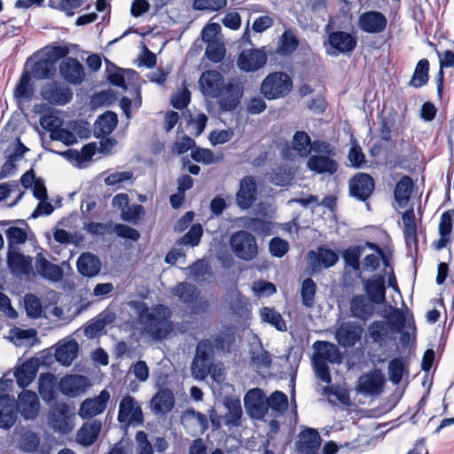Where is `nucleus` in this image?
<instances>
[{"instance_id":"nucleus-64","label":"nucleus","mask_w":454,"mask_h":454,"mask_svg":"<svg viewBox=\"0 0 454 454\" xmlns=\"http://www.w3.org/2000/svg\"><path fill=\"white\" fill-rule=\"evenodd\" d=\"M137 454H153V449L145 431H137L136 434Z\"/></svg>"},{"instance_id":"nucleus-28","label":"nucleus","mask_w":454,"mask_h":454,"mask_svg":"<svg viewBox=\"0 0 454 454\" xmlns=\"http://www.w3.org/2000/svg\"><path fill=\"white\" fill-rule=\"evenodd\" d=\"M384 378L380 371L371 372L360 377L359 392L368 395H377L382 392Z\"/></svg>"},{"instance_id":"nucleus-31","label":"nucleus","mask_w":454,"mask_h":454,"mask_svg":"<svg viewBox=\"0 0 454 454\" xmlns=\"http://www.w3.org/2000/svg\"><path fill=\"white\" fill-rule=\"evenodd\" d=\"M320 443L321 438L318 432L312 428H307L300 433L296 445L301 454H317Z\"/></svg>"},{"instance_id":"nucleus-30","label":"nucleus","mask_w":454,"mask_h":454,"mask_svg":"<svg viewBox=\"0 0 454 454\" xmlns=\"http://www.w3.org/2000/svg\"><path fill=\"white\" fill-rule=\"evenodd\" d=\"M38 392L48 405L57 403V378L51 372L43 373L38 380Z\"/></svg>"},{"instance_id":"nucleus-48","label":"nucleus","mask_w":454,"mask_h":454,"mask_svg":"<svg viewBox=\"0 0 454 454\" xmlns=\"http://www.w3.org/2000/svg\"><path fill=\"white\" fill-rule=\"evenodd\" d=\"M317 285L310 278H305L301 283V297L302 305L306 308H312L315 303Z\"/></svg>"},{"instance_id":"nucleus-58","label":"nucleus","mask_w":454,"mask_h":454,"mask_svg":"<svg viewBox=\"0 0 454 454\" xmlns=\"http://www.w3.org/2000/svg\"><path fill=\"white\" fill-rule=\"evenodd\" d=\"M191 155L195 161L207 165L219 162L222 159V157L215 155L211 150L204 148L192 149Z\"/></svg>"},{"instance_id":"nucleus-60","label":"nucleus","mask_w":454,"mask_h":454,"mask_svg":"<svg viewBox=\"0 0 454 454\" xmlns=\"http://www.w3.org/2000/svg\"><path fill=\"white\" fill-rule=\"evenodd\" d=\"M34 90L30 84V77L27 73L23 74L19 84L17 85L14 95L23 99H30L33 96Z\"/></svg>"},{"instance_id":"nucleus-50","label":"nucleus","mask_w":454,"mask_h":454,"mask_svg":"<svg viewBox=\"0 0 454 454\" xmlns=\"http://www.w3.org/2000/svg\"><path fill=\"white\" fill-rule=\"evenodd\" d=\"M24 306L27 317L34 319L41 317L43 312L42 303L36 295L33 294H26L24 297Z\"/></svg>"},{"instance_id":"nucleus-12","label":"nucleus","mask_w":454,"mask_h":454,"mask_svg":"<svg viewBox=\"0 0 454 454\" xmlns=\"http://www.w3.org/2000/svg\"><path fill=\"white\" fill-rule=\"evenodd\" d=\"M6 260L8 269L16 278H29L35 275L31 256L25 255L19 250H8Z\"/></svg>"},{"instance_id":"nucleus-18","label":"nucleus","mask_w":454,"mask_h":454,"mask_svg":"<svg viewBox=\"0 0 454 454\" xmlns=\"http://www.w3.org/2000/svg\"><path fill=\"white\" fill-rule=\"evenodd\" d=\"M267 62V55L262 50L251 49L243 51L237 60V67L245 72H254Z\"/></svg>"},{"instance_id":"nucleus-7","label":"nucleus","mask_w":454,"mask_h":454,"mask_svg":"<svg viewBox=\"0 0 454 454\" xmlns=\"http://www.w3.org/2000/svg\"><path fill=\"white\" fill-rule=\"evenodd\" d=\"M357 40L355 35L345 31L329 33L327 43H325L328 55L337 57L352 52L356 47Z\"/></svg>"},{"instance_id":"nucleus-57","label":"nucleus","mask_w":454,"mask_h":454,"mask_svg":"<svg viewBox=\"0 0 454 454\" xmlns=\"http://www.w3.org/2000/svg\"><path fill=\"white\" fill-rule=\"evenodd\" d=\"M364 248L361 246L350 247L343 252V259L347 265L351 267L353 270H357L359 269V259L364 252Z\"/></svg>"},{"instance_id":"nucleus-21","label":"nucleus","mask_w":454,"mask_h":454,"mask_svg":"<svg viewBox=\"0 0 454 454\" xmlns=\"http://www.w3.org/2000/svg\"><path fill=\"white\" fill-rule=\"evenodd\" d=\"M110 400V393L104 389L94 398L84 400L79 410V415L82 419H90L101 414L106 408Z\"/></svg>"},{"instance_id":"nucleus-14","label":"nucleus","mask_w":454,"mask_h":454,"mask_svg":"<svg viewBox=\"0 0 454 454\" xmlns=\"http://www.w3.org/2000/svg\"><path fill=\"white\" fill-rule=\"evenodd\" d=\"M314 354L312 361L325 363L328 364H340L342 362L343 356L337 345L325 341L317 340L313 343Z\"/></svg>"},{"instance_id":"nucleus-36","label":"nucleus","mask_w":454,"mask_h":454,"mask_svg":"<svg viewBox=\"0 0 454 454\" xmlns=\"http://www.w3.org/2000/svg\"><path fill=\"white\" fill-rule=\"evenodd\" d=\"M102 424L99 420L83 424L76 434V442L84 447L91 446L98 439Z\"/></svg>"},{"instance_id":"nucleus-24","label":"nucleus","mask_w":454,"mask_h":454,"mask_svg":"<svg viewBox=\"0 0 454 454\" xmlns=\"http://www.w3.org/2000/svg\"><path fill=\"white\" fill-rule=\"evenodd\" d=\"M387 18L380 12L370 11L362 13L358 20L359 27L370 34H379L385 30Z\"/></svg>"},{"instance_id":"nucleus-5","label":"nucleus","mask_w":454,"mask_h":454,"mask_svg":"<svg viewBox=\"0 0 454 454\" xmlns=\"http://www.w3.org/2000/svg\"><path fill=\"white\" fill-rule=\"evenodd\" d=\"M117 420L126 427H138L144 423L143 411L136 398L127 395L119 403Z\"/></svg>"},{"instance_id":"nucleus-33","label":"nucleus","mask_w":454,"mask_h":454,"mask_svg":"<svg viewBox=\"0 0 454 454\" xmlns=\"http://www.w3.org/2000/svg\"><path fill=\"white\" fill-rule=\"evenodd\" d=\"M331 155H312L307 161L309 170L317 174L333 175L338 170V163Z\"/></svg>"},{"instance_id":"nucleus-25","label":"nucleus","mask_w":454,"mask_h":454,"mask_svg":"<svg viewBox=\"0 0 454 454\" xmlns=\"http://www.w3.org/2000/svg\"><path fill=\"white\" fill-rule=\"evenodd\" d=\"M88 380L85 376L71 374L64 376L59 383V391L69 397H75L83 393L87 387Z\"/></svg>"},{"instance_id":"nucleus-9","label":"nucleus","mask_w":454,"mask_h":454,"mask_svg":"<svg viewBox=\"0 0 454 454\" xmlns=\"http://www.w3.org/2000/svg\"><path fill=\"white\" fill-rule=\"evenodd\" d=\"M17 413L26 420H35L41 411V403L37 394L32 390L23 389L15 400Z\"/></svg>"},{"instance_id":"nucleus-45","label":"nucleus","mask_w":454,"mask_h":454,"mask_svg":"<svg viewBox=\"0 0 454 454\" xmlns=\"http://www.w3.org/2000/svg\"><path fill=\"white\" fill-rule=\"evenodd\" d=\"M311 139L305 131H297L292 140V147L299 156L306 158L311 153Z\"/></svg>"},{"instance_id":"nucleus-1","label":"nucleus","mask_w":454,"mask_h":454,"mask_svg":"<svg viewBox=\"0 0 454 454\" xmlns=\"http://www.w3.org/2000/svg\"><path fill=\"white\" fill-rule=\"evenodd\" d=\"M129 306L144 331L153 340H161L172 333L171 313L168 307L159 304L150 309L143 301H131Z\"/></svg>"},{"instance_id":"nucleus-54","label":"nucleus","mask_w":454,"mask_h":454,"mask_svg":"<svg viewBox=\"0 0 454 454\" xmlns=\"http://www.w3.org/2000/svg\"><path fill=\"white\" fill-rule=\"evenodd\" d=\"M145 211L142 205L132 204L129 205L124 211L121 213V219L125 222L137 224L140 220L145 216Z\"/></svg>"},{"instance_id":"nucleus-32","label":"nucleus","mask_w":454,"mask_h":454,"mask_svg":"<svg viewBox=\"0 0 454 454\" xmlns=\"http://www.w3.org/2000/svg\"><path fill=\"white\" fill-rule=\"evenodd\" d=\"M373 305L365 295H355L350 301L349 309L351 316L359 320L366 321L373 315Z\"/></svg>"},{"instance_id":"nucleus-3","label":"nucleus","mask_w":454,"mask_h":454,"mask_svg":"<svg viewBox=\"0 0 454 454\" xmlns=\"http://www.w3.org/2000/svg\"><path fill=\"white\" fill-rule=\"evenodd\" d=\"M292 80L284 72L271 73L263 80L261 91L268 99H275L288 94L292 89Z\"/></svg>"},{"instance_id":"nucleus-37","label":"nucleus","mask_w":454,"mask_h":454,"mask_svg":"<svg viewBox=\"0 0 454 454\" xmlns=\"http://www.w3.org/2000/svg\"><path fill=\"white\" fill-rule=\"evenodd\" d=\"M249 355L251 363L257 368H269L272 364L270 354L263 349L262 344L257 337L250 344Z\"/></svg>"},{"instance_id":"nucleus-17","label":"nucleus","mask_w":454,"mask_h":454,"mask_svg":"<svg viewBox=\"0 0 454 454\" xmlns=\"http://www.w3.org/2000/svg\"><path fill=\"white\" fill-rule=\"evenodd\" d=\"M181 422L192 435L203 434L208 429L207 415L196 411L194 409L185 410L182 414Z\"/></svg>"},{"instance_id":"nucleus-29","label":"nucleus","mask_w":454,"mask_h":454,"mask_svg":"<svg viewBox=\"0 0 454 454\" xmlns=\"http://www.w3.org/2000/svg\"><path fill=\"white\" fill-rule=\"evenodd\" d=\"M175 395L168 388H160L151 400V409L155 415H165L172 411Z\"/></svg>"},{"instance_id":"nucleus-8","label":"nucleus","mask_w":454,"mask_h":454,"mask_svg":"<svg viewBox=\"0 0 454 454\" xmlns=\"http://www.w3.org/2000/svg\"><path fill=\"white\" fill-rule=\"evenodd\" d=\"M42 98L53 106H65L73 98L72 90L57 81L45 82L40 90Z\"/></svg>"},{"instance_id":"nucleus-2","label":"nucleus","mask_w":454,"mask_h":454,"mask_svg":"<svg viewBox=\"0 0 454 454\" xmlns=\"http://www.w3.org/2000/svg\"><path fill=\"white\" fill-rule=\"evenodd\" d=\"M74 412L67 403H55L50 405L48 423L51 428L63 434L70 433L74 428Z\"/></svg>"},{"instance_id":"nucleus-34","label":"nucleus","mask_w":454,"mask_h":454,"mask_svg":"<svg viewBox=\"0 0 454 454\" xmlns=\"http://www.w3.org/2000/svg\"><path fill=\"white\" fill-rule=\"evenodd\" d=\"M255 218H251L252 227H273L272 219L275 216V207L268 202H260L254 207Z\"/></svg>"},{"instance_id":"nucleus-23","label":"nucleus","mask_w":454,"mask_h":454,"mask_svg":"<svg viewBox=\"0 0 454 454\" xmlns=\"http://www.w3.org/2000/svg\"><path fill=\"white\" fill-rule=\"evenodd\" d=\"M4 383L0 380V386ZM17 410L15 406V398L7 394L0 393V427L11 428L17 419Z\"/></svg>"},{"instance_id":"nucleus-61","label":"nucleus","mask_w":454,"mask_h":454,"mask_svg":"<svg viewBox=\"0 0 454 454\" xmlns=\"http://www.w3.org/2000/svg\"><path fill=\"white\" fill-rule=\"evenodd\" d=\"M252 289L257 297H270L277 292L275 285L265 280L254 282Z\"/></svg>"},{"instance_id":"nucleus-20","label":"nucleus","mask_w":454,"mask_h":454,"mask_svg":"<svg viewBox=\"0 0 454 454\" xmlns=\"http://www.w3.org/2000/svg\"><path fill=\"white\" fill-rule=\"evenodd\" d=\"M363 287L372 303L382 305L386 302L385 278L382 275L377 274L363 280Z\"/></svg>"},{"instance_id":"nucleus-16","label":"nucleus","mask_w":454,"mask_h":454,"mask_svg":"<svg viewBox=\"0 0 454 454\" xmlns=\"http://www.w3.org/2000/svg\"><path fill=\"white\" fill-rule=\"evenodd\" d=\"M363 327L354 321L342 323L335 333V339L345 348H353L362 338Z\"/></svg>"},{"instance_id":"nucleus-6","label":"nucleus","mask_w":454,"mask_h":454,"mask_svg":"<svg viewBox=\"0 0 454 454\" xmlns=\"http://www.w3.org/2000/svg\"><path fill=\"white\" fill-rule=\"evenodd\" d=\"M212 356L210 340L200 341L191 367L192 373L196 379L204 380L208 375L212 366Z\"/></svg>"},{"instance_id":"nucleus-49","label":"nucleus","mask_w":454,"mask_h":454,"mask_svg":"<svg viewBox=\"0 0 454 454\" xmlns=\"http://www.w3.org/2000/svg\"><path fill=\"white\" fill-rule=\"evenodd\" d=\"M388 380L394 384L398 385L403 377L405 365L403 358L396 357L388 364Z\"/></svg>"},{"instance_id":"nucleus-44","label":"nucleus","mask_w":454,"mask_h":454,"mask_svg":"<svg viewBox=\"0 0 454 454\" xmlns=\"http://www.w3.org/2000/svg\"><path fill=\"white\" fill-rule=\"evenodd\" d=\"M227 409L223 419L229 427H238L242 417V408L239 400H229L224 403Z\"/></svg>"},{"instance_id":"nucleus-4","label":"nucleus","mask_w":454,"mask_h":454,"mask_svg":"<svg viewBox=\"0 0 454 454\" xmlns=\"http://www.w3.org/2000/svg\"><path fill=\"white\" fill-rule=\"evenodd\" d=\"M230 246L235 255L243 261H251L258 254L255 238L244 230L231 235Z\"/></svg>"},{"instance_id":"nucleus-41","label":"nucleus","mask_w":454,"mask_h":454,"mask_svg":"<svg viewBox=\"0 0 454 454\" xmlns=\"http://www.w3.org/2000/svg\"><path fill=\"white\" fill-rule=\"evenodd\" d=\"M78 352L79 345L72 340L56 348L55 357L62 365L69 366L78 356Z\"/></svg>"},{"instance_id":"nucleus-26","label":"nucleus","mask_w":454,"mask_h":454,"mask_svg":"<svg viewBox=\"0 0 454 454\" xmlns=\"http://www.w3.org/2000/svg\"><path fill=\"white\" fill-rule=\"evenodd\" d=\"M61 76L69 83L80 84L85 73L82 65L74 58H67L59 65Z\"/></svg>"},{"instance_id":"nucleus-52","label":"nucleus","mask_w":454,"mask_h":454,"mask_svg":"<svg viewBox=\"0 0 454 454\" xmlns=\"http://www.w3.org/2000/svg\"><path fill=\"white\" fill-rule=\"evenodd\" d=\"M230 309L234 316L243 317L248 313L247 299L237 292L231 295Z\"/></svg>"},{"instance_id":"nucleus-15","label":"nucleus","mask_w":454,"mask_h":454,"mask_svg":"<svg viewBox=\"0 0 454 454\" xmlns=\"http://www.w3.org/2000/svg\"><path fill=\"white\" fill-rule=\"evenodd\" d=\"M375 188L373 178L366 173H357L348 181L350 196L361 201H366Z\"/></svg>"},{"instance_id":"nucleus-19","label":"nucleus","mask_w":454,"mask_h":454,"mask_svg":"<svg viewBox=\"0 0 454 454\" xmlns=\"http://www.w3.org/2000/svg\"><path fill=\"white\" fill-rule=\"evenodd\" d=\"M256 197L255 178L252 176H244L239 182V188L236 194L237 205L242 209H248L256 200Z\"/></svg>"},{"instance_id":"nucleus-59","label":"nucleus","mask_w":454,"mask_h":454,"mask_svg":"<svg viewBox=\"0 0 454 454\" xmlns=\"http://www.w3.org/2000/svg\"><path fill=\"white\" fill-rule=\"evenodd\" d=\"M292 179L293 174L291 172V169L286 166H281L273 169L270 175V181L275 185H287Z\"/></svg>"},{"instance_id":"nucleus-63","label":"nucleus","mask_w":454,"mask_h":454,"mask_svg":"<svg viewBox=\"0 0 454 454\" xmlns=\"http://www.w3.org/2000/svg\"><path fill=\"white\" fill-rule=\"evenodd\" d=\"M189 277L194 281L202 280L208 273V267L203 260H197L189 268Z\"/></svg>"},{"instance_id":"nucleus-40","label":"nucleus","mask_w":454,"mask_h":454,"mask_svg":"<svg viewBox=\"0 0 454 454\" xmlns=\"http://www.w3.org/2000/svg\"><path fill=\"white\" fill-rule=\"evenodd\" d=\"M171 292L185 305L193 303L200 294V290L193 284L189 282H180L176 284L172 288Z\"/></svg>"},{"instance_id":"nucleus-27","label":"nucleus","mask_w":454,"mask_h":454,"mask_svg":"<svg viewBox=\"0 0 454 454\" xmlns=\"http://www.w3.org/2000/svg\"><path fill=\"white\" fill-rule=\"evenodd\" d=\"M223 84V77L216 70L205 71L200 78V85L203 94L211 98H216L219 95L220 89Z\"/></svg>"},{"instance_id":"nucleus-42","label":"nucleus","mask_w":454,"mask_h":454,"mask_svg":"<svg viewBox=\"0 0 454 454\" xmlns=\"http://www.w3.org/2000/svg\"><path fill=\"white\" fill-rule=\"evenodd\" d=\"M36 372L37 367L33 361L27 360L23 363L14 372L18 386L22 388L29 386L35 380Z\"/></svg>"},{"instance_id":"nucleus-46","label":"nucleus","mask_w":454,"mask_h":454,"mask_svg":"<svg viewBox=\"0 0 454 454\" xmlns=\"http://www.w3.org/2000/svg\"><path fill=\"white\" fill-rule=\"evenodd\" d=\"M54 71L55 65L52 63V59L42 57L34 63L31 73L34 78L42 80L49 78Z\"/></svg>"},{"instance_id":"nucleus-13","label":"nucleus","mask_w":454,"mask_h":454,"mask_svg":"<svg viewBox=\"0 0 454 454\" xmlns=\"http://www.w3.org/2000/svg\"><path fill=\"white\" fill-rule=\"evenodd\" d=\"M307 259L311 271L317 273L322 269L334 266L339 260V255L330 248L319 247L317 251L310 250L307 254Z\"/></svg>"},{"instance_id":"nucleus-22","label":"nucleus","mask_w":454,"mask_h":454,"mask_svg":"<svg viewBox=\"0 0 454 454\" xmlns=\"http://www.w3.org/2000/svg\"><path fill=\"white\" fill-rule=\"evenodd\" d=\"M35 269L36 273L50 282H59L63 278V270L60 266L48 261L43 252L35 256Z\"/></svg>"},{"instance_id":"nucleus-55","label":"nucleus","mask_w":454,"mask_h":454,"mask_svg":"<svg viewBox=\"0 0 454 454\" xmlns=\"http://www.w3.org/2000/svg\"><path fill=\"white\" fill-rule=\"evenodd\" d=\"M298 43V40L293 32L285 31L279 40L278 51L283 55L291 54L297 49Z\"/></svg>"},{"instance_id":"nucleus-11","label":"nucleus","mask_w":454,"mask_h":454,"mask_svg":"<svg viewBox=\"0 0 454 454\" xmlns=\"http://www.w3.org/2000/svg\"><path fill=\"white\" fill-rule=\"evenodd\" d=\"M244 406L248 416L254 419H262L268 413L267 397L261 388L247 391L244 396Z\"/></svg>"},{"instance_id":"nucleus-38","label":"nucleus","mask_w":454,"mask_h":454,"mask_svg":"<svg viewBox=\"0 0 454 454\" xmlns=\"http://www.w3.org/2000/svg\"><path fill=\"white\" fill-rule=\"evenodd\" d=\"M414 184L409 176H403L396 184L394 197L399 207H405L411 199Z\"/></svg>"},{"instance_id":"nucleus-39","label":"nucleus","mask_w":454,"mask_h":454,"mask_svg":"<svg viewBox=\"0 0 454 454\" xmlns=\"http://www.w3.org/2000/svg\"><path fill=\"white\" fill-rule=\"evenodd\" d=\"M118 123L117 114L114 112H106L100 115L94 124V134L97 137H105L111 134Z\"/></svg>"},{"instance_id":"nucleus-43","label":"nucleus","mask_w":454,"mask_h":454,"mask_svg":"<svg viewBox=\"0 0 454 454\" xmlns=\"http://www.w3.org/2000/svg\"><path fill=\"white\" fill-rule=\"evenodd\" d=\"M260 317L262 322L270 325L279 332H286L287 329L283 317L273 308L263 307L260 309Z\"/></svg>"},{"instance_id":"nucleus-10","label":"nucleus","mask_w":454,"mask_h":454,"mask_svg":"<svg viewBox=\"0 0 454 454\" xmlns=\"http://www.w3.org/2000/svg\"><path fill=\"white\" fill-rule=\"evenodd\" d=\"M243 96V85L239 78H231L226 84L222 86L219 98L220 108L223 111L234 110L239 104Z\"/></svg>"},{"instance_id":"nucleus-62","label":"nucleus","mask_w":454,"mask_h":454,"mask_svg":"<svg viewBox=\"0 0 454 454\" xmlns=\"http://www.w3.org/2000/svg\"><path fill=\"white\" fill-rule=\"evenodd\" d=\"M387 325L394 333H401L405 326V317L403 311L394 308Z\"/></svg>"},{"instance_id":"nucleus-35","label":"nucleus","mask_w":454,"mask_h":454,"mask_svg":"<svg viewBox=\"0 0 454 454\" xmlns=\"http://www.w3.org/2000/svg\"><path fill=\"white\" fill-rule=\"evenodd\" d=\"M76 266L80 274L92 278L99 273L101 262L97 255L90 253H83L78 257Z\"/></svg>"},{"instance_id":"nucleus-56","label":"nucleus","mask_w":454,"mask_h":454,"mask_svg":"<svg viewBox=\"0 0 454 454\" xmlns=\"http://www.w3.org/2000/svg\"><path fill=\"white\" fill-rule=\"evenodd\" d=\"M6 238L8 242V250H19L18 246L25 243L27 239V234L25 229H7Z\"/></svg>"},{"instance_id":"nucleus-47","label":"nucleus","mask_w":454,"mask_h":454,"mask_svg":"<svg viewBox=\"0 0 454 454\" xmlns=\"http://www.w3.org/2000/svg\"><path fill=\"white\" fill-rule=\"evenodd\" d=\"M429 62L427 59H420L414 70L410 85L414 88H420L428 82Z\"/></svg>"},{"instance_id":"nucleus-51","label":"nucleus","mask_w":454,"mask_h":454,"mask_svg":"<svg viewBox=\"0 0 454 454\" xmlns=\"http://www.w3.org/2000/svg\"><path fill=\"white\" fill-rule=\"evenodd\" d=\"M370 337L376 343H381L388 336V325L383 321H374L368 327Z\"/></svg>"},{"instance_id":"nucleus-53","label":"nucleus","mask_w":454,"mask_h":454,"mask_svg":"<svg viewBox=\"0 0 454 454\" xmlns=\"http://www.w3.org/2000/svg\"><path fill=\"white\" fill-rule=\"evenodd\" d=\"M288 407V399L286 394L281 391L273 392L267 398V409L270 408L277 412L283 413Z\"/></svg>"}]
</instances>
